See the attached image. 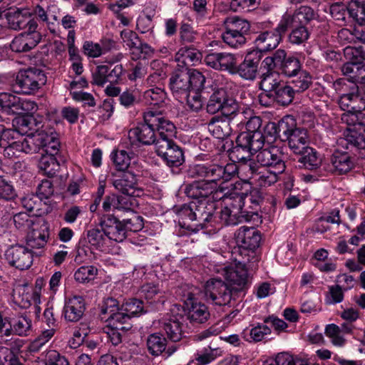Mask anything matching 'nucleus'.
Instances as JSON below:
<instances>
[{
	"instance_id": "1",
	"label": "nucleus",
	"mask_w": 365,
	"mask_h": 365,
	"mask_svg": "<svg viewBox=\"0 0 365 365\" xmlns=\"http://www.w3.org/2000/svg\"><path fill=\"white\" fill-rule=\"evenodd\" d=\"M349 93H344V122L346 123V140L359 148H365V100L359 93L358 86H351Z\"/></svg>"
},
{
	"instance_id": "2",
	"label": "nucleus",
	"mask_w": 365,
	"mask_h": 365,
	"mask_svg": "<svg viewBox=\"0 0 365 365\" xmlns=\"http://www.w3.org/2000/svg\"><path fill=\"white\" fill-rule=\"evenodd\" d=\"M144 123H138L128 132L130 139L135 140L144 145H155L158 138H162L168 133L173 134L174 123L165 118L160 112L148 110L143 115Z\"/></svg>"
},
{
	"instance_id": "3",
	"label": "nucleus",
	"mask_w": 365,
	"mask_h": 365,
	"mask_svg": "<svg viewBox=\"0 0 365 365\" xmlns=\"http://www.w3.org/2000/svg\"><path fill=\"white\" fill-rule=\"evenodd\" d=\"M215 208L213 202L206 200L192 201L184 204L178 211L181 227L196 232L206 227L213 217Z\"/></svg>"
},
{
	"instance_id": "4",
	"label": "nucleus",
	"mask_w": 365,
	"mask_h": 365,
	"mask_svg": "<svg viewBox=\"0 0 365 365\" xmlns=\"http://www.w3.org/2000/svg\"><path fill=\"white\" fill-rule=\"evenodd\" d=\"M237 246L232 250L234 262L245 264L251 261L258 262L255 250L261 241L259 231L252 227H240L235 234Z\"/></svg>"
},
{
	"instance_id": "5",
	"label": "nucleus",
	"mask_w": 365,
	"mask_h": 365,
	"mask_svg": "<svg viewBox=\"0 0 365 365\" xmlns=\"http://www.w3.org/2000/svg\"><path fill=\"white\" fill-rule=\"evenodd\" d=\"M206 110L210 114L221 112L223 115L230 119L251 114L249 108L245 105H240L233 95L224 88L213 90L207 101Z\"/></svg>"
},
{
	"instance_id": "6",
	"label": "nucleus",
	"mask_w": 365,
	"mask_h": 365,
	"mask_svg": "<svg viewBox=\"0 0 365 365\" xmlns=\"http://www.w3.org/2000/svg\"><path fill=\"white\" fill-rule=\"evenodd\" d=\"M235 164L228 163L223 166L220 164H197L190 168L188 175L191 178H205L216 185L217 182L230 181L237 172Z\"/></svg>"
},
{
	"instance_id": "7",
	"label": "nucleus",
	"mask_w": 365,
	"mask_h": 365,
	"mask_svg": "<svg viewBox=\"0 0 365 365\" xmlns=\"http://www.w3.org/2000/svg\"><path fill=\"white\" fill-rule=\"evenodd\" d=\"M206 301L217 306H225L235 301L238 296L236 291L220 278H211L204 285Z\"/></svg>"
},
{
	"instance_id": "8",
	"label": "nucleus",
	"mask_w": 365,
	"mask_h": 365,
	"mask_svg": "<svg viewBox=\"0 0 365 365\" xmlns=\"http://www.w3.org/2000/svg\"><path fill=\"white\" fill-rule=\"evenodd\" d=\"M173 134L167 133L162 138H158L156 143L157 155L170 168H178L185 162L184 153L182 148L173 140L176 135V128L173 125Z\"/></svg>"
},
{
	"instance_id": "9",
	"label": "nucleus",
	"mask_w": 365,
	"mask_h": 365,
	"mask_svg": "<svg viewBox=\"0 0 365 365\" xmlns=\"http://www.w3.org/2000/svg\"><path fill=\"white\" fill-rule=\"evenodd\" d=\"M46 77L43 72L36 68L20 71L16 76L14 88L16 93L31 94L44 85Z\"/></svg>"
},
{
	"instance_id": "10",
	"label": "nucleus",
	"mask_w": 365,
	"mask_h": 365,
	"mask_svg": "<svg viewBox=\"0 0 365 365\" xmlns=\"http://www.w3.org/2000/svg\"><path fill=\"white\" fill-rule=\"evenodd\" d=\"M36 105L29 101H22L19 97L4 93L0 95V120L6 121V115H22L35 110Z\"/></svg>"
},
{
	"instance_id": "11",
	"label": "nucleus",
	"mask_w": 365,
	"mask_h": 365,
	"mask_svg": "<svg viewBox=\"0 0 365 365\" xmlns=\"http://www.w3.org/2000/svg\"><path fill=\"white\" fill-rule=\"evenodd\" d=\"M344 80L356 85L358 73L365 60V48L346 46L344 48Z\"/></svg>"
},
{
	"instance_id": "12",
	"label": "nucleus",
	"mask_w": 365,
	"mask_h": 365,
	"mask_svg": "<svg viewBox=\"0 0 365 365\" xmlns=\"http://www.w3.org/2000/svg\"><path fill=\"white\" fill-rule=\"evenodd\" d=\"M235 262V267H229L225 269V277L229 282V286L236 291L238 296L239 293L242 292L247 284L248 274L247 269L255 268L256 263L251 261V262H245V264Z\"/></svg>"
},
{
	"instance_id": "13",
	"label": "nucleus",
	"mask_w": 365,
	"mask_h": 365,
	"mask_svg": "<svg viewBox=\"0 0 365 365\" xmlns=\"http://www.w3.org/2000/svg\"><path fill=\"white\" fill-rule=\"evenodd\" d=\"M317 14L308 6H301L297 9L293 14L285 13L278 24V29L281 32H286L294 26H305L312 20L317 19Z\"/></svg>"
},
{
	"instance_id": "14",
	"label": "nucleus",
	"mask_w": 365,
	"mask_h": 365,
	"mask_svg": "<svg viewBox=\"0 0 365 365\" xmlns=\"http://www.w3.org/2000/svg\"><path fill=\"white\" fill-rule=\"evenodd\" d=\"M125 72L121 64L98 66L92 74V83L98 86H103L108 82L111 84L121 83Z\"/></svg>"
},
{
	"instance_id": "15",
	"label": "nucleus",
	"mask_w": 365,
	"mask_h": 365,
	"mask_svg": "<svg viewBox=\"0 0 365 365\" xmlns=\"http://www.w3.org/2000/svg\"><path fill=\"white\" fill-rule=\"evenodd\" d=\"M256 160L262 167L277 170V173H283L286 168L283 153L274 146L259 150Z\"/></svg>"
},
{
	"instance_id": "16",
	"label": "nucleus",
	"mask_w": 365,
	"mask_h": 365,
	"mask_svg": "<svg viewBox=\"0 0 365 365\" xmlns=\"http://www.w3.org/2000/svg\"><path fill=\"white\" fill-rule=\"evenodd\" d=\"M99 225L109 240L120 242L127 237L123 220L113 215H103L100 219Z\"/></svg>"
},
{
	"instance_id": "17",
	"label": "nucleus",
	"mask_w": 365,
	"mask_h": 365,
	"mask_svg": "<svg viewBox=\"0 0 365 365\" xmlns=\"http://www.w3.org/2000/svg\"><path fill=\"white\" fill-rule=\"evenodd\" d=\"M205 63L211 68L223 71H227L234 75L237 58L230 53H211L205 57Z\"/></svg>"
},
{
	"instance_id": "18",
	"label": "nucleus",
	"mask_w": 365,
	"mask_h": 365,
	"mask_svg": "<svg viewBox=\"0 0 365 365\" xmlns=\"http://www.w3.org/2000/svg\"><path fill=\"white\" fill-rule=\"evenodd\" d=\"M6 255L9 264L21 270L29 268L33 262L31 251L24 246L11 247Z\"/></svg>"
},
{
	"instance_id": "19",
	"label": "nucleus",
	"mask_w": 365,
	"mask_h": 365,
	"mask_svg": "<svg viewBox=\"0 0 365 365\" xmlns=\"http://www.w3.org/2000/svg\"><path fill=\"white\" fill-rule=\"evenodd\" d=\"M294 96V93L291 88L290 85L286 83H282L279 86L274 90L272 93L267 95H259V101L260 103L265 106H269V102H264V99L266 98H269L272 101H274L279 105L285 106L290 104Z\"/></svg>"
},
{
	"instance_id": "20",
	"label": "nucleus",
	"mask_w": 365,
	"mask_h": 365,
	"mask_svg": "<svg viewBox=\"0 0 365 365\" xmlns=\"http://www.w3.org/2000/svg\"><path fill=\"white\" fill-rule=\"evenodd\" d=\"M259 61L260 58L256 53L247 54L240 64H236L234 75H239L245 80H254L257 74Z\"/></svg>"
},
{
	"instance_id": "21",
	"label": "nucleus",
	"mask_w": 365,
	"mask_h": 365,
	"mask_svg": "<svg viewBox=\"0 0 365 365\" xmlns=\"http://www.w3.org/2000/svg\"><path fill=\"white\" fill-rule=\"evenodd\" d=\"M187 306V317L192 324H202L207 321L210 312L207 307L192 296L189 295L185 302Z\"/></svg>"
},
{
	"instance_id": "22",
	"label": "nucleus",
	"mask_w": 365,
	"mask_h": 365,
	"mask_svg": "<svg viewBox=\"0 0 365 365\" xmlns=\"http://www.w3.org/2000/svg\"><path fill=\"white\" fill-rule=\"evenodd\" d=\"M113 184L116 190L127 197L139 195L140 190L137 188L136 176L129 170L124 172L119 178L113 181Z\"/></svg>"
},
{
	"instance_id": "23",
	"label": "nucleus",
	"mask_w": 365,
	"mask_h": 365,
	"mask_svg": "<svg viewBox=\"0 0 365 365\" xmlns=\"http://www.w3.org/2000/svg\"><path fill=\"white\" fill-rule=\"evenodd\" d=\"M285 33L279 31L277 26L274 31L259 34L255 40L257 49L259 52H267L275 48L281 40L282 34Z\"/></svg>"
},
{
	"instance_id": "24",
	"label": "nucleus",
	"mask_w": 365,
	"mask_h": 365,
	"mask_svg": "<svg viewBox=\"0 0 365 365\" xmlns=\"http://www.w3.org/2000/svg\"><path fill=\"white\" fill-rule=\"evenodd\" d=\"M85 309V301L83 297L74 296L69 298L63 307L65 319L72 322H78L83 316Z\"/></svg>"
},
{
	"instance_id": "25",
	"label": "nucleus",
	"mask_w": 365,
	"mask_h": 365,
	"mask_svg": "<svg viewBox=\"0 0 365 365\" xmlns=\"http://www.w3.org/2000/svg\"><path fill=\"white\" fill-rule=\"evenodd\" d=\"M264 141L265 136L261 132L254 133L242 132L236 138V142H238L244 148L251 151L252 155L263 148Z\"/></svg>"
},
{
	"instance_id": "26",
	"label": "nucleus",
	"mask_w": 365,
	"mask_h": 365,
	"mask_svg": "<svg viewBox=\"0 0 365 365\" xmlns=\"http://www.w3.org/2000/svg\"><path fill=\"white\" fill-rule=\"evenodd\" d=\"M40 39L39 33H23L14 38L10 47L16 53L27 52L36 47Z\"/></svg>"
},
{
	"instance_id": "27",
	"label": "nucleus",
	"mask_w": 365,
	"mask_h": 365,
	"mask_svg": "<svg viewBox=\"0 0 365 365\" xmlns=\"http://www.w3.org/2000/svg\"><path fill=\"white\" fill-rule=\"evenodd\" d=\"M32 12L27 8L9 9L6 13L9 27L14 30L26 29L27 19L31 18Z\"/></svg>"
},
{
	"instance_id": "28",
	"label": "nucleus",
	"mask_w": 365,
	"mask_h": 365,
	"mask_svg": "<svg viewBox=\"0 0 365 365\" xmlns=\"http://www.w3.org/2000/svg\"><path fill=\"white\" fill-rule=\"evenodd\" d=\"M190 81L187 68L175 71L170 78V87L173 93L184 96L190 92Z\"/></svg>"
},
{
	"instance_id": "29",
	"label": "nucleus",
	"mask_w": 365,
	"mask_h": 365,
	"mask_svg": "<svg viewBox=\"0 0 365 365\" xmlns=\"http://www.w3.org/2000/svg\"><path fill=\"white\" fill-rule=\"evenodd\" d=\"M40 150L41 153L56 155L59 150L60 142L58 134L50 129L48 132L44 130L38 133Z\"/></svg>"
},
{
	"instance_id": "30",
	"label": "nucleus",
	"mask_w": 365,
	"mask_h": 365,
	"mask_svg": "<svg viewBox=\"0 0 365 365\" xmlns=\"http://www.w3.org/2000/svg\"><path fill=\"white\" fill-rule=\"evenodd\" d=\"M102 319L108 322L109 329H120L123 333L132 328L129 314L125 313L123 309L112 312L108 317H102Z\"/></svg>"
},
{
	"instance_id": "31",
	"label": "nucleus",
	"mask_w": 365,
	"mask_h": 365,
	"mask_svg": "<svg viewBox=\"0 0 365 365\" xmlns=\"http://www.w3.org/2000/svg\"><path fill=\"white\" fill-rule=\"evenodd\" d=\"M285 141H287L289 147L294 153H301L309 147L307 130L297 127Z\"/></svg>"
},
{
	"instance_id": "32",
	"label": "nucleus",
	"mask_w": 365,
	"mask_h": 365,
	"mask_svg": "<svg viewBox=\"0 0 365 365\" xmlns=\"http://www.w3.org/2000/svg\"><path fill=\"white\" fill-rule=\"evenodd\" d=\"M297 154L300 155L298 160V166L300 168L314 170L321 165V159L318 157L317 151L311 147H307Z\"/></svg>"
},
{
	"instance_id": "33",
	"label": "nucleus",
	"mask_w": 365,
	"mask_h": 365,
	"mask_svg": "<svg viewBox=\"0 0 365 365\" xmlns=\"http://www.w3.org/2000/svg\"><path fill=\"white\" fill-rule=\"evenodd\" d=\"M15 118L13 120V125L15 126V130L18 133L21 135H29V133H31L34 131H36L39 129L40 123L37 121L34 115H24Z\"/></svg>"
},
{
	"instance_id": "34",
	"label": "nucleus",
	"mask_w": 365,
	"mask_h": 365,
	"mask_svg": "<svg viewBox=\"0 0 365 365\" xmlns=\"http://www.w3.org/2000/svg\"><path fill=\"white\" fill-rule=\"evenodd\" d=\"M346 43H353L351 46L365 48V26L358 23L354 31L344 29V46Z\"/></svg>"
},
{
	"instance_id": "35",
	"label": "nucleus",
	"mask_w": 365,
	"mask_h": 365,
	"mask_svg": "<svg viewBox=\"0 0 365 365\" xmlns=\"http://www.w3.org/2000/svg\"><path fill=\"white\" fill-rule=\"evenodd\" d=\"M49 237V230L46 224L41 226L40 230L33 229L27 237V245L31 249L43 248Z\"/></svg>"
},
{
	"instance_id": "36",
	"label": "nucleus",
	"mask_w": 365,
	"mask_h": 365,
	"mask_svg": "<svg viewBox=\"0 0 365 365\" xmlns=\"http://www.w3.org/2000/svg\"><path fill=\"white\" fill-rule=\"evenodd\" d=\"M284 81L279 72L263 73L259 83V88L263 92L259 95L272 93Z\"/></svg>"
},
{
	"instance_id": "37",
	"label": "nucleus",
	"mask_w": 365,
	"mask_h": 365,
	"mask_svg": "<svg viewBox=\"0 0 365 365\" xmlns=\"http://www.w3.org/2000/svg\"><path fill=\"white\" fill-rule=\"evenodd\" d=\"M34 365H69L68 359L56 350L50 349L43 351L39 356L34 359Z\"/></svg>"
},
{
	"instance_id": "38",
	"label": "nucleus",
	"mask_w": 365,
	"mask_h": 365,
	"mask_svg": "<svg viewBox=\"0 0 365 365\" xmlns=\"http://www.w3.org/2000/svg\"><path fill=\"white\" fill-rule=\"evenodd\" d=\"M208 130L213 137L220 140L226 138L231 133V128L229 123L217 117H213L210 120L208 123Z\"/></svg>"
},
{
	"instance_id": "39",
	"label": "nucleus",
	"mask_w": 365,
	"mask_h": 365,
	"mask_svg": "<svg viewBox=\"0 0 365 365\" xmlns=\"http://www.w3.org/2000/svg\"><path fill=\"white\" fill-rule=\"evenodd\" d=\"M279 70L287 77L297 76L302 70V64L299 58L294 56H287L284 51V59L280 61Z\"/></svg>"
},
{
	"instance_id": "40",
	"label": "nucleus",
	"mask_w": 365,
	"mask_h": 365,
	"mask_svg": "<svg viewBox=\"0 0 365 365\" xmlns=\"http://www.w3.org/2000/svg\"><path fill=\"white\" fill-rule=\"evenodd\" d=\"M146 344L149 353L155 356L163 354V351H165V347H167V340L160 333H154L149 335Z\"/></svg>"
},
{
	"instance_id": "41",
	"label": "nucleus",
	"mask_w": 365,
	"mask_h": 365,
	"mask_svg": "<svg viewBox=\"0 0 365 365\" xmlns=\"http://www.w3.org/2000/svg\"><path fill=\"white\" fill-rule=\"evenodd\" d=\"M118 101L126 109L135 108L140 103V93L137 88H126L120 94Z\"/></svg>"
},
{
	"instance_id": "42",
	"label": "nucleus",
	"mask_w": 365,
	"mask_h": 365,
	"mask_svg": "<svg viewBox=\"0 0 365 365\" xmlns=\"http://www.w3.org/2000/svg\"><path fill=\"white\" fill-rule=\"evenodd\" d=\"M38 168L43 171L48 177H53L60 168V164L57 161L56 155L41 153V158L38 163Z\"/></svg>"
},
{
	"instance_id": "43",
	"label": "nucleus",
	"mask_w": 365,
	"mask_h": 365,
	"mask_svg": "<svg viewBox=\"0 0 365 365\" xmlns=\"http://www.w3.org/2000/svg\"><path fill=\"white\" fill-rule=\"evenodd\" d=\"M21 346L22 341H19L16 347L11 349L4 346L0 347V364L1 365H19L17 353Z\"/></svg>"
},
{
	"instance_id": "44",
	"label": "nucleus",
	"mask_w": 365,
	"mask_h": 365,
	"mask_svg": "<svg viewBox=\"0 0 365 365\" xmlns=\"http://www.w3.org/2000/svg\"><path fill=\"white\" fill-rule=\"evenodd\" d=\"M225 29L245 36L250 29V23L237 16L227 17L224 21Z\"/></svg>"
},
{
	"instance_id": "45",
	"label": "nucleus",
	"mask_w": 365,
	"mask_h": 365,
	"mask_svg": "<svg viewBox=\"0 0 365 365\" xmlns=\"http://www.w3.org/2000/svg\"><path fill=\"white\" fill-rule=\"evenodd\" d=\"M200 53L193 48L183 47L179 49L175 54V61L185 66L193 65L200 61Z\"/></svg>"
},
{
	"instance_id": "46",
	"label": "nucleus",
	"mask_w": 365,
	"mask_h": 365,
	"mask_svg": "<svg viewBox=\"0 0 365 365\" xmlns=\"http://www.w3.org/2000/svg\"><path fill=\"white\" fill-rule=\"evenodd\" d=\"M13 220L15 227L21 232H27L33 230L37 219L26 212H19L14 215Z\"/></svg>"
},
{
	"instance_id": "47",
	"label": "nucleus",
	"mask_w": 365,
	"mask_h": 365,
	"mask_svg": "<svg viewBox=\"0 0 365 365\" xmlns=\"http://www.w3.org/2000/svg\"><path fill=\"white\" fill-rule=\"evenodd\" d=\"M103 47L98 43H93L91 41H86L83 44L84 53L90 57L96 58L100 56L103 53V49L106 51L110 49L114 45V41L110 39H106L103 41Z\"/></svg>"
},
{
	"instance_id": "48",
	"label": "nucleus",
	"mask_w": 365,
	"mask_h": 365,
	"mask_svg": "<svg viewBox=\"0 0 365 365\" xmlns=\"http://www.w3.org/2000/svg\"><path fill=\"white\" fill-rule=\"evenodd\" d=\"M277 125L278 129V138L282 141H285L292 131L297 128L294 118L289 115H287L282 118Z\"/></svg>"
},
{
	"instance_id": "49",
	"label": "nucleus",
	"mask_w": 365,
	"mask_h": 365,
	"mask_svg": "<svg viewBox=\"0 0 365 365\" xmlns=\"http://www.w3.org/2000/svg\"><path fill=\"white\" fill-rule=\"evenodd\" d=\"M291 88L294 93H302L309 88L312 84V77L306 71H302L297 76H292Z\"/></svg>"
},
{
	"instance_id": "50",
	"label": "nucleus",
	"mask_w": 365,
	"mask_h": 365,
	"mask_svg": "<svg viewBox=\"0 0 365 365\" xmlns=\"http://www.w3.org/2000/svg\"><path fill=\"white\" fill-rule=\"evenodd\" d=\"M242 199L241 193L231 192L224 195V205L242 220Z\"/></svg>"
},
{
	"instance_id": "51",
	"label": "nucleus",
	"mask_w": 365,
	"mask_h": 365,
	"mask_svg": "<svg viewBox=\"0 0 365 365\" xmlns=\"http://www.w3.org/2000/svg\"><path fill=\"white\" fill-rule=\"evenodd\" d=\"M168 337L173 341H178L182 339V330L181 323L178 319H169L163 326Z\"/></svg>"
},
{
	"instance_id": "52",
	"label": "nucleus",
	"mask_w": 365,
	"mask_h": 365,
	"mask_svg": "<svg viewBox=\"0 0 365 365\" xmlns=\"http://www.w3.org/2000/svg\"><path fill=\"white\" fill-rule=\"evenodd\" d=\"M251 110V114L245 115H242L241 117H236L237 120L240 121V123H245V120L249 119L246 122V128L247 133H257L261 132L263 133V127H262V120L259 116H252V110L249 108Z\"/></svg>"
},
{
	"instance_id": "53",
	"label": "nucleus",
	"mask_w": 365,
	"mask_h": 365,
	"mask_svg": "<svg viewBox=\"0 0 365 365\" xmlns=\"http://www.w3.org/2000/svg\"><path fill=\"white\" fill-rule=\"evenodd\" d=\"M86 237L88 242L96 249H99L106 244V235L104 230L101 227L91 228L87 231Z\"/></svg>"
},
{
	"instance_id": "54",
	"label": "nucleus",
	"mask_w": 365,
	"mask_h": 365,
	"mask_svg": "<svg viewBox=\"0 0 365 365\" xmlns=\"http://www.w3.org/2000/svg\"><path fill=\"white\" fill-rule=\"evenodd\" d=\"M123 222L126 235L128 232H136L144 227L143 218L133 211L130 212L128 218L123 220Z\"/></svg>"
},
{
	"instance_id": "55",
	"label": "nucleus",
	"mask_w": 365,
	"mask_h": 365,
	"mask_svg": "<svg viewBox=\"0 0 365 365\" xmlns=\"http://www.w3.org/2000/svg\"><path fill=\"white\" fill-rule=\"evenodd\" d=\"M145 102L150 105H160L166 98V93L163 89L155 87L145 91L143 93Z\"/></svg>"
},
{
	"instance_id": "56",
	"label": "nucleus",
	"mask_w": 365,
	"mask_h": 365,
	"mask_svg": "<svg viewBox=\"0 0 365 365\" xmlns=\"http://www.w3.org/2000/svg\"><path fill=\"white\" fill-rule=\"evenodd\" d=\"M98 274V269L94 266H82L74 273V279L79 283L88 282L94 279Z\"/></svg>"
},
{
	"instance_id": "57",
	"label": "nucleus",
	"mask_w": 365,
	"mask_h": 365,
	"mask_svg": "<svg viewBox=\"0 0 365 365\" xmlns=\"http://www.w3.org/2000/svg\"><path fill=\"white\" fill-rule=\"evenodd\" d=\"M284 50L278 49L272 56H267L262 62L264 69H266L265 73L277 72L274 68L277 66H279L280 61L284 59Z\"/></svg>"
},
{
	"instance_id": "58",
	"label": "nucleus",
	"mask_w": 365,
	"mask_h": 365,
	"mask_svg": "<svg viewBox=\"0 0 365 365\" xmlns=\"http://www.w3.org/2000/svg\"><path fill=\"white\" fill-rule=\"evenodd\" d=\"M289 36V42L292 44L299 45L305 42L309 36V33L305 26H294Z\"/></svg>"
},
{
	"instance_id": "59",
	"label": "nucleus",
	"mask_w": 365,
	"mask_h": 365,
	"mask_svg": "<svg viewBox=\"0 0 365 365\" xmlns=\"http://www.w3.org/2000/svg\"><path fill=\"white\" fill-rule=\"evenodd\" d=\"M346 11L349 17L352 18L357 23H364L365 21L364 4H358L351 0L346 6Z\"/></svg>"
},
{
	"instance_id": "60",
	"label": "nucleus",
	"mask_w": 365,
	"mask_h": 365,
	"mask_svg": "<svg viewBox=\"0 0 365 365\" xmlns=\"http://www.w3.org/2000/svg\"><path fill=\"white\" fill-rule=\"evenodd\" d=\"M222 38L225 43L232 48H237L246 42L245 36L240 33L232 32L227 29L222 33Z\"/></svg>"
},
{
	"instance_id": "61",
	"label": "nucleus",
	"mask_w": 365,
	"mask_h": 365,
	"mask_svg": "<svg viewBox=\"0 0 365 365\" xmlns=\"http://www.w3.org/2000/svg\"><path fill=\"white\" fill-rule=\"evenodd\" d=\"M282 173H277V170L270 169L264 172L261 171L255 179L261 187H269L276 183L279 180V175Z\"/></svg>"
},
{
	"instance_id": "62",
	"label": "nucleus",
	"mask_w": 365,
	"mask_h": 365,
	"mask_svg": "<svg viewBox=\"0 0 365 365\" xmlns=\"http://www.w3.org/2000/svg\"><path fill=\"white\" fill-rule=\"evenodd\" d=\"M188 74L190 78V91L200 92L204 88L205 77L197 70H188Z\"/></svg>"
},
{
	"instance_id": "63",
	"label": "nucleus",
	"mask_w": 365,
	"mask_h": 365,
	"mask_svg": "<svg viewBox=\"0 0 365 365\" xmlns=\"http://www.w3.org/2000/svg\"><path fill=\"white\" fill-rule=\"evenodd\" d=\"M229 155L230 158L233 162L244 163L247 161L252 154L248 149L244 148L238 142H236V145L230 150Z\"/></svg>"
},
{
	"instance_id": "64",
	"label": "nucleus",
	"mask_w": 365,
	"mask_h": 365,
	"mask_svg": "<svg viewBox=\"0 0 365 365\" xmlns=\"http://www.w3.org/2000/svg\"><path fill=\"white\" fill-rule=\"evenodd\" d=\"M123 307L124 312L129 314L130 319H131L132 317L145 312V311H144L143 302L140 299H130L128 300Z\"/></svg>"
}]
</instances>
